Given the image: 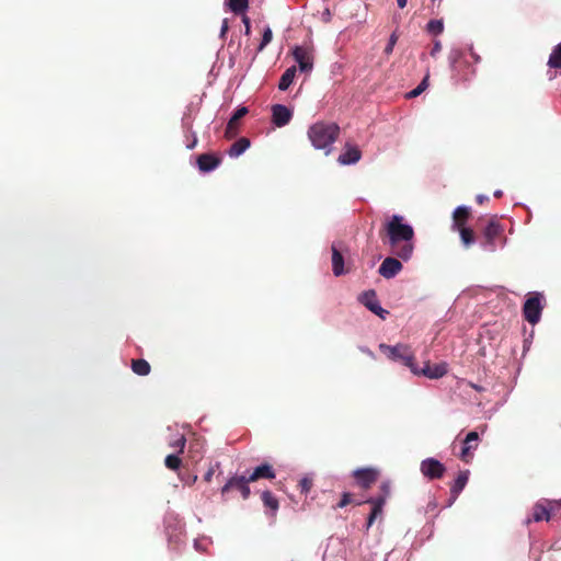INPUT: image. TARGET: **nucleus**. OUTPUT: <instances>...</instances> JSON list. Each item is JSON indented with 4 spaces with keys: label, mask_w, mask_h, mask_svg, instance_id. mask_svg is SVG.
<instances>
[{
    "label": "nucleus",
    "mask_w": 561,
    "mask_h": 561,
    "mask_svg": "<svg viewBox=\"0 0 561 561\" xmlns=\"http://www.w3.org/2000/svg\"><path fill=\"white\" fill-rule=\"evenodd\" d=\"M386 238L380 237L383 243H388L390 252L397 257L409 261L414 251V229L412 226L403 222V217L393 215L383 227Z\"/></svg>",
    "instance_id": "f257e3e1"
},
{
    "label": "nucleus",
    "mask_w": 561,
    "mask_h": 561,
    "mask_svg": "<svg viewBox=\"0 0 561 561\" xmlns=\"http://www.w3.org/2000/svg\"><path fill=\"white\" fill-rule=\"evenodd\" d=\"M340 135V127L335 123L317 122L308 129V138L316 149H323L328 154L330 147Z\"/></svg>",
    "instance_id": "f03ea898"
},
{
    "label": "nucleus",
    "mask_w": 561,
    "mask_h": 561,
    "mask_svg": "<svg viewBox=\"0 0 561 561\" xmlns=\"http://www.w3.org/2000/svg\"><path fill=\"white\" fill-rule=\"evenodd\" d=\"M379 348L381 352L387 354L390 359L401 360L413 374H419L414 355L408 345L397 344L394 346H390L387 344H380Z\"/></svg>",
    "instance_id": "7ed1b4c3"
},
{
    "label": "nucleus",
    "mask_w": 561,
    "mask_h": 561,
    "mask_svg": "<svg viewBox=\"0 0 561 561\" xmlns=\"http://www.w3.org/2000/svg\"><path fill=\"white\" fill-rule=\"evenodd\" d=\"M448 59L453 73L459 77L461 80L468 81L470 77L476 73V69L470 66L469 60L465 58L460 50H451Z\"/></svg>",
    "instance_id": "20e7f679"
},
{
    "label": "nucleus",
    "mask_w": 561,
    "mask_h": 561,
    "mask_svg": "<svg viewBox=\"0 0 561 561\" xmlns=\"http://www.w3.org/2000/svg\"><path fill=\"white\" fill-rule=\"evenodd\" d=\"M542 299L543 296L540 293H533L523 306V316L530 324H536L540 320L543 309Z\"/></svg>",
    "instance_id": "39448f33"
},
{
    "label": "nucleus",
    "mask_w": 561,
    "mask_h": 561,
    "mask_svg": "<svg viewBox=\"0 0 561 561\" xmlns=\"http://www.w3.org/2000/svg\"><path fill=\"white\" fill-rule=\"evenodd\" d=\"M503 227L495 220H489L488 225L482 231L481 247L484 251L493 252L496 250V240L502 237Z\"/></svg>",
    "instance_id": "423d86ee"
},
{
    "label": "nucleus",
    "mask_w": 561,
    "mask_h": 561,
    "mask_svg": "<svg viewBox=\"0 0 561 561\" xmlns=\"http://www.w3.org/2000/svg\"><path fill=\"white\" fill-rule=\"evenodd\" d=\"M353 478L356 485L364 490H368L379 478V470L375 468H358L353 471Z\"/></svg>",
    "instance_id": "0eeeda50"
},
{
    "label": "nucleus",
    "mask_w": 561,
    "mask_h": 561,
    "mask_svg": "<svg viewBox=\"0 0 561 561\" xmlns=\"http://www.w3.org/2000/svg\"><path fill=\"white\" fill-rule=\"evenodd\" d=\"M252 482L251 480H248V476H233L231 477L227 483L221 488V495L226 496V494L232 490L237 489L240 491L242 499L247 500L250 496V488L249 483Z\"/></svg>",
    "instance_id": "6e6552de"
},
{
    "label": "nucleus",
    "mask_w": 561,
    "mask_h": 561,
    "mask_svg": "<svg viewBox=\"0 0 561 561\" xmlns=\"http://www.w3.org/2000/svg\"><path fill=\"white\" fill-rule=\"evenodd\" d=\"M445 471V466L435 458H426L421 462V472L431 480L443 478Z\"/></svg>",
    "instance_id": "1a4fd4ad"
},
{
    "label": "nucleus",
    "mask_w": 561,
    "mask_h": 561,
    "mask_svg": "<svg viewBox=\"0 0 561 561\" xmlns=\"http://www.w3.org/2000/svg\"><path fill=\"white\" fill-rule=\"evenodd\" d=\"M359 301L373 313L379 316L381 319H385L388 314V311L385 310L377 298L375 290H367L360 295Z\"/></svg>",
    "instance_id": "9d476101"
},
{
    "label": "nucleus",
    "mask_w": 561,
    "mask_h": 561,
    "mask_svg": "<svg viewBox=\"0 0 561 561\" xmlns=\"http://www.w3.org/2000/svg\"><path fill=\"white\" fill-rule=\"evenodd\" d=\"M479 440V434L476 431L469 432L462 442V448L460 451V459L465 462H470L473 457L472 450L477 449Z\"/></svg>",
    "instance_id": "9b49d317"
},
{
    "label": "nucleus",
    "mask_w": 561,
    "mask_h": 561,
    "mask_svg": "<svg viewBox=\"0 0 561 561\" xmlns=\"http://www.w3.org/2000/svg\"><path fill=\"white\" fill-rule=\"evenodd\" d=\"M403 268L402 263L393 256L386 257L379 266L378 273L387 278H393Z\"/></svg>",
    "instance_id": "f8f14e48"
},
{
    "label": "nucleus",
    "mask_w": 561,
    "mask_h": 561,
    "mask_svg": "<svg viewBox=\"0 0 561 561\" xmlns=\"http://www.w3.org/2000/svg\"><path fill=\"white\" fill-rule=\"evenodd\" d=\"M363 503L371 504V512L367 518L366 524V529L368 530L375 520L382 514L383 505L386 504L385 496L370 497L366 501L356 502V505H360Z\"/></svg>",
    "instance_id": "ddd939ff"
},
{
    "label": "nucleus",
    "mask_w": 561,
    "mask_h": 561,
    "mask_svg": "<svg viewBox=\"0 0 561 561\" xmlns=\"http://www.w3.org/2000/svg\"><path fill=\"white\" fill-rule=\"evenodd\" d=\"M293 55H294L295 60L298 62L299 69L301 71H310L312 69L313 56H312V53L308 48L297 46L294 49Z\"/></svg>",
    "instance_id": "4468645a"
},
{
    "label": "nucleus",
    "mask_w": 561,
    "mask_h": 561,
    "mask_svg": "<svg viewBox=\"0 0 561 561\" xmlns=\"http://www.w3.org/2000/svg\"><path fill=\"white\" fill-rule=\"evenodd\" d=\"M248 107L241 106L233 113V115L231 116L226 126L225 137L227 139H232L237 137V135L239 134V122L242 117H244L248 114Z\"/></svg>",
    "instance_id": "2eb2a0df"
},
{
    "label": "nucleus",
    "mask_w": 561,
    "mask_h": 561,
    "mask_svg": "<svg viewBox=\"0 0 561 561\" xmlns=\"http://www.w3.org/2000/svg\"><path fill=\"white\" fill-rule=\"evenodd\" d=\"M293 117L291 111L282 104H275L272 106V122L277 127L287 125Z\"/></svg>",
    "instance_id": "dca6fc26"
},
{
    "label": "nucleus",
    "mask_w": 561,
    "mask_h": 561,
    "mask_svg": "<svg viewBox=\"0 0 561 561\" xmlns=\"http://www.w3.org/2000/svg\"><path fill=\"white\" fill-rule=\"evenodd\" d=\"M221 159L211 153H202L197 158V165L202 172H210L219 167Z\"/></svg>",
    "instance_id": "f3484780"
},
{
    "label": "nucleus",
    "mask_w": 561,
    "mask_h": 561,
    "mask_svg": "<svg viewBox=\"0 0 561 561\" xmlns=\"http://www.w3.org/2000/svg\"><path fill=\"white\" fill-rule=\"evenodd\" d=\"M275 471L270 463H262L257 466L249 476L248 480L252 482L257 481L260 479L272 480L275 478Z\"/></svg>",
    "instance_id": "a211bd4d"
},
{
    "label": "nucleus",
    "mask_w": 561,
    "mask_h": 561,
    "mask_svg": "<svg viewBox=\"0 0 561 561\" xmlns=\"http://www.w3.org/2000/svg\"><path fill=\"white\" fill-rule=\"evenodd\" d=\"M469 479V470L460 471L450 488V504L456 501L461 491L465 489Z\"/></svg>",
    "instance_id": "6ab92c4d"
},
{
    "label": "nucleus",
    "mask_w": 561,
    "mask_h": 561,
    "mask_svg": "<svg viewBox=\"0 0 561 561\" xmlns=\"http://www.w3.org/2000/svg\"><path fill=\"white\" fill-rule=\"evenodd\" d=\"M332 251V270L335 276H341L346 273L344 268V257L339 248L333 243L331 247Z\"/></svg>",
    "instance_id": "aec40b11"
},
{
    "label": "nucleus",
    "mask_w": 561,
    "mask_h": 561,
    "mask_svg": "<svg viewBox=\"0 0 561 561\" xmlns=\"http://www.w3.org/2000/svg\"><path fill=\"white\" fill-rule=\"evenodd\" d=\"M551 517L550 510L542 503H536L533 507L531 517L526 520V524H530L531 522H541L549 520Z\"/></svg>",
    "instance_id": "412c9836"
},
{
    "label": "nucleus",
    "mask_w": 561,
    "mask_h": 561,
    "mask_svg": "<svg viewBox=\"0 0 561 561\" xmlns=\"http://www.w3.org/2000/svg\"><path fill=\"white\" fill-rule=\"evenodd\" d=\"M360 159V151L357 147H347L346 150L340 154L337 161L341 164L355 163Z\"/></svg>",
    "instance_id": "4be33fe9"
},
{
    "label": "nucleus",
    "mask_w": 561,
    "mask_h": 561,
    "mask_svg": "<svg viewBox=\"0 0 561 561\" xmlns=\"http://www.w3.org/2000/svg\"><path fill=\"white\" fill-rule=\"evenodd\" d=\"M250 140L247 137H241L237 141H234L231 147L228 150V154L231 158H237L241 156L249 147H250Z\"/></svg>",
    "instance_id": "5701e85b"
},
{
    "label": "nucleus",
    "mask_w": 561,
    "mask_h": 561,
    "mask_svg": "<svg viewBox=\"0 0 561 561\" xmlns=\"http://www.w3.org/2000/svg\"><path fill=\"white\" fill-rule=\"evenodd\" d=\"M454 228L465 227L468 218L470 217V209L466 206H459L454 211Z\"/></svg>",
    "instance_id": "b1692460"
},
{
    "label": "nucleus",
    "mask_w": 561,
    "mask_h": 561,
    "mask_svg": "<svg viewBox=\"0 0 561 561\" xmlns=\"http://www.w3.org/2000/svg\"><path fill=\"white\" fill-rule=\"evenodd\" d=\"M295 76H296V67L295 66L286 69L279 79L278 89L280 91H286L294 82Z\"/></svg>",
    "instance_id": "393cba45"
},
{
    "label": "nucleus",
    "mask_w": 561,
    "mask_h": 561,
    "mask_svg": "<svg viewBox=\"0 0 561 561\" xmlns=\"http://www.w3.org/2000/svg\"><path fill=\"white\" fill-rule=\"evenodd\" d=\"M131 369L138 376H147L150 374L151 367L146 359H133Z\"/></svg>",
    "instance_id": "a878e982"
},
{
    "label": "nucleus",
    "mask_w": 561,
    "mask_h": 561,
    "mask_svg": "<svg viewBox=\"0 0 561 561\" xmlns=\"http://www.w3.org/2000/svg\"><path fill=\"white\" fill-rule=\"evenodd\" d=\"M226 4L234 14H243L249 8V0H226Z\"/></svg>",
    "instance_id": "bb28decb"
},
{
    "label": "nucleus",
    "mask_w": 561,
    "mask_h": 561,
    "mask_svg": "<svg viewBox=\"0 0 561 561\" xmlns=\"http://www.w3.org/2000/svg\"><path fill=\"white\" fill-rule=\"evenodd\" d=\"M457 230L459 231L461 242L466 248H469L474 243L476 236H474V231L471 228H468L465 226V227L457 228Z\"/></svg>",
    "instance_id": "cd10ccee"
},
{
    "label": "nucleus",
    "mask_w": 561,
    "mask_h": 561,
    "mask_svg": "<svg viewBox=\"0 0 561 561\" xmlns=\"http://www.w3.org/2000/svg\"><path fill=\"white\" fill-rule=\"evenodd\" d=\"M548 66L554 69H561V43L554 46L548 59Z\"/></svg>",
    "instance_id": "c85d7f7f"
},
{
    "label": "nucleus",
    "mask_w": 561,
    "mask_h": 561,
    "mask_svg": "<svg viewBox=\"0 0 561 561\" xmlns=\"http://www.w3.org/2000/svg\"><path fill=\"white\" fill-rule=\"evenodd\" d=\"M261 497L264 506L271 508L273 513H275L278 510V500L273 495L271 491H264Z\"/></svg>",
    "instance_id": "c756f323"
},
{
    "label": "nucleus",
    "mask_w": 561,
    "mask_h": 561,
    "mask_svg": "<svg viewBox=\"0 0 561 561\" xmlns=\"http://www.w3.org/2000/svg\"><path fill=\"white\" fill-rule=\"evenodd\" d=\"M448 365L445 362L432 365L430 379H439L447 374Z\"/></svg>",
    "instance_id": "7c9ffc66"
},
{
    "label": "nucleus",
    "mask_w": 561,
    "mask_h": 561,
    "mask_svg": "<svg viewBox=\"0 0 561 561\" xmlns=\"http://www.w3.org/2000/svg\"><path fill=\"white\" fill-rule=\"evenodd\" d=\"M428 79H430V75L426 73L425 77L423 78V80L420 82V84L413 89L412 91H410L408 94H407V98L408 99H413V98H416L419 96L423 91L426 90V88L428 87Z\"/></svg>",
    "instance_id": "2f4dec72"
},
{
    "label": "nucleus",
    "mask_w": 561,
    "mask_h": 561,
    "mask_svg": "<svg viewBox=\"0 0 561 561\" xmlns=\"http://www.w3.org/2000/svg\"><path fill=\"white\" fill-rule=\"evenodd\" d=\"M181 463L182 460L178 455H168L164 459V465L170 470H178Z\"/></svg>",
    "instance_id": "473e14b6"
},
{
    "label": "nucleus",
    "mask_w": 561,
    "mask_h": 561,
    "mask_svg": "<svg viewBox=\"0 0 561 561\" xmlns=\"http://www.w3.org/2000/svg\"><path fill=\"white\" fill-rule=\"evenodd\" d=\"M444 30V24L442 21L439 20H431L428 23H427V31L433 33V34H440Z\"/></svg>",
    "instance_id": "72a5a7b5"
},
{
    "label": "nucleus",
    "mask_w": 561,
    "mask_h": 561,
    "mask_svg": "<svg viewBox=\"0 0 561 561\" xmlns=\"http://www.w3.org/2000/svg\"><path fill=\"white\" fill-rule=\"evenodd\" d=\"M272 38H273L272 30L270 27H266L263 32L262 41L257 47V51H262L265 48V46L271 43Z\"/></svg>",
    "instance_id": "f704fd0d"
},
{
    "label": "nucleus",
    "mask_w": 561,
    "mask_h": 561,
    "mask_svg": "<svg viewBox=\"0 0 561 561\" xmlns=\"http://www.w3.org/2000/svg\"><path fill=\"white\" fill-rule=\"evenodd\" d=\"M353 503V495L350 492H344L342 494L341 500L336 503L334 508H343L347 506L348 504Z\"/></svg>",
    "instance_id": "c9c22d12"
},
{
    "label": "nucleus",
    "mask_w": 561,
    "mask_h": 561,
    "mask_svg": "<svg viewBox=\"0 0 561 561\" xmlns=\"http://www.w3.org/2000/svg\"><path fill=\"white\" fill-rule=\"evenodd\" d=\"M397 41H398V35L396 33H392L390 35L389 42H388V44H387V46L385 47V50H383L386 55L392 54L393 48H394V46L397 44Z\"/></svg>",
    "instance_id": "e433bc0d"
},
{
    "label": "nucleus",
    "mask_w": 561,
    "mask_h": 561,
    "mask_svg": "<svg viewBox=\"0 0 561 561\" xmlns=\"http://www.w3.org/2000/svg\"><path fill=\"white\" fill-rule=\"evenodd\" d=\"M219 468V462H216L215 465H210L206 473L204 474V480L206 482H210L213 479V476L215 474L216 470Z\"/></svg>",
    "instance_id": "4c0bfd02"
},
{
    "label": "nucleus",
    "mask_w": 561,
    "mask_h": 561,
    "mask_svg": "<svg viewBox=\"0 0 561 561\" xmlns=\"http://www.w3.org/2000/svg\"><path fill=\"white\" fill-rule=\"evenodd\" d=\"M299 486L301 489V492L308 493L312 486V481L308 478H304L299 481Z\"/></svg>",
    "instance_id": "58836bf2"
},
{
    "label": "nucleus",
    "mask_w": 561,
    "mask_h": 561,
    "mask_svg": "<svg viewBox=\"0 0 561 561\" xmlns=\"http://www.w3.org/2000/svg\"><path fill=\"white\" fill-rule=\"evenodd\" d=\"M185 443H186V439L184 436H181L180 438H178L171 446L173 448H176L179 449V453H183L184 450V447H185Z\"/></svg>",
    "instance_id": "ea45409f"
},
{
    "label": "nucleus",
    "mask_w": 561,
    "mask_h": 561,
    "mask_svg": "<svg viewBox=\"0 0 561 561\" xmlns=\"http://www.w3.org/2000/svg\"><path fill=\"white\" fill-rule=\"evenodd\" d=\"M242 15V22L244 24V34L249 36L251 34V23L249 16H247L244 13Z\"/></svg>",
    "instance_id": "a19ab883"
},
{
    "label": "nucleus",
    "mask_w": 561,
    "mask_h": 561,
    "mask_svg": "<svg viewBox=\"0 0 561 561\" xmlns=\"http://www.w3.org/2000/svg\"><path fill=\"white\" fill-rule=\"evenodd\" d=\"M431 368H432V365L430 364V362H427V363H425V366L422 369L417 368V371H419L417 375H423V376L430 378V374L428 373H431L430 371Z\"/></svg>",
    "instance_id": "79ce46f5"
},
{
    "label": "nucleus",
    "mask_w": 561,
    "mask_h": 561,
    "mask_svg": "<svg viewBox=\"0 0 561 561\" xmlns=\"http://www.w3.org/2000/svg\"><path fill=\"white\" fill-rule=\"evenodd\" d=\"M382 494L380 496H385V501L390 494V486L388 482H383L380 486Z\"/></svg>",
    "instance_id": "37998d69"
},
{
    "label": "nucleus",
    "mask_w": 561,
    "mask_h": 561,
    "mask_svg": "<svg viewBox=\"0 0 561 561\" xmlns=\"http://www.w3.org/2000/svg\"><path fill=\"white\" fill-rule=\"evenodd\" d=\"M442 50V44L439 41L434 42L433 48L431 50V56L435 57Z\"/></svg>",
    "instance_id": "c03bdc74"
},
{
    "label": "nucleus",
    "mask_w": 561,
    "mask_h": 561,
    "mask_svg": "<svg viewBox=\"0 0 561 561\" xmlns=\"http://www.w3.org/2000/svg\"><path fill=\"white\" fill-rule=\"evenodd\" d=\"M228 30H229L228 20H227V19H225V20L222 21V25H221V30H220V37H221V38H225V36H226V34H227Z\"/></svg>",
    "instance_id": "a18cd8bd"
},
{
    "label": "nucleus",
    "mask_w": 561,
    "mask_h": 561,
    "mask_svg": "<svg viewBox=\"0 0 561 561\" xmlns=\"http://www.w3.org/2000/svg\"><path fill=\"white\" fill-rule=\"evenodd\" d=\"M196 144H197V138L194 135L193 140H191V144H188L186 147H187V149H193L196 146Z\"/></svg>",
    "instance_id": "49530a36"
},
{
    "label": "nucleus",
    "mask_w": 561,
    "mask_h": 561,
    "mask_svg": "<svg viewBox=\"0 0 561 561\" xmlns=\"http://www.w3.org/2000/svg\"><path fill=\"white\" fill-rule=\"evenodd\" d=\"M408 0H397L398 7L400 9L405 8Z\"/></svg>",
    "instance_id": "de8ad7c7"
},
{
    "label": "nucleus",
    "mask_w": 561,
    "mask_h": 561,
    "mask_svg": "<svg viewBox=\"0 0 561 561\" xmlns=\"http://www.w3.org/2000/svg\"><path fill=\"white\" fill-rule=\"evenodd\" d=\"M485 199H488V197L482 196V195H479V196L477 197V201H478V203H479V204H482Z\"/></svg>",
    "instance_id": "09e8293b"
},
{
    "label": "nucleus",
    "mask_w": 561,
    "mask_h": 561,
    "mask_svg": "<svg viewBox=\"0 0 561 561\" xmlns=\"http://www.w3.org/2000/svg\"><path fill=\"white\" fill-rule=\"evenodd\" d=\"M502 195H503L502 191H495L494 192V196L497 197V198L501 197Z\"/></svg>",
    "instance_id": "8fccbe9b"
},
{
    "label": "nucleus",
    "mask_w": 561,
    "mask_h": 561,
    "mask_svg": "<svg viewBox=\"0 0 561 561\" xmlns=\"http://www.w3.org/2000/svg\"><path fill=\"white\" fill-rule=\"evenodd\" d=\"M471 57L474 59L476 62L480 60V57L476 54H471Z\"/></svg>",
    "instance_id": "3c124183"
},
{
    "label": "nucleus",
    "mask_w": 561,
    "mask_h": 561,
    "mask_svg": "<svg viewBox=\"0 0 561 561\" xmlns=\"http://www.w3.org/2000/svg\"><path fill=\"white\" fill-rule=\"evenodd\" d=\"M196 480H197V477H196V476H194V477H193V479H191V482H193V483H194Z\"/></svg>",
    "instance_id": "603ef678"
}]
</instances>
